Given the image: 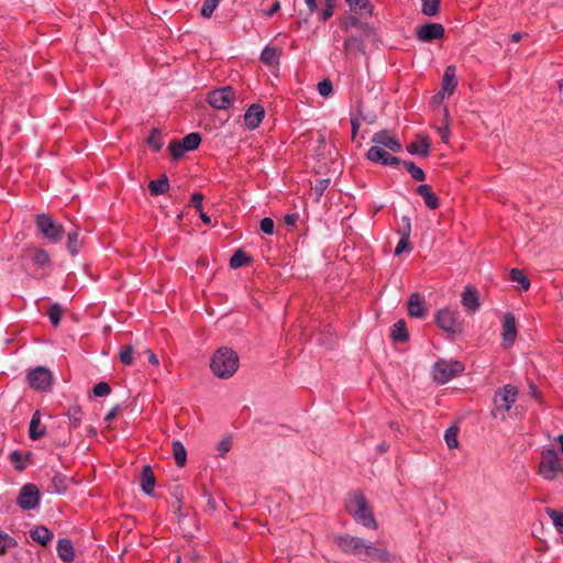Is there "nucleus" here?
I'll list each match as a JSON object with an SVG mask.
<instances>
[{
    "label": "nucleus",
    "mask_w": 563,
    "mask_h": 563,
    "mask_svg": "<svg viewBox=\"0 0 563 563\" xmlns=\"http://www.w3.org/2000/svg\"><path fill=\"white\" fill-rule=\"evenodd\" d=\"M80 412V408H75L73 406V413H71V417H73V428L76 427V422L79 421V418L77 417V413Z\"/></svg>",
    "instance_id": "338daca9"
},
{
    "label": "nucleus",
    "mask_w": 563,
    "mask_h": 563,
    "mask_svg": "<svg viewBox=\"0 0 563 563\" xmlns=\"http://www.w3.org/2000/svg\"><path fill=\"white\" fill-rule=\"evenodd\" d=\"M351 124H352V137L354 139L360 130L361 124L357 119H352Z\"/></svg>",
    "instance_id": "69168bd1"
},
{
    "label": "nucleus",
    "mask_w": 563,
    "mask_h": 563,
    "mask_svg": "<svg viewBox=\"0 0 563 563\" xmlns=\"http://www.w3.org/2000/svg\"><path fill=\"white\" fill-rule=\"evenodd\" d=\"M148 189L152 195L158 196L167 192L169 189V181L166 175H162L158 179L151 180Z\"/></svg>",
    "instance_id": "393cba45"
},
{
    "label": "nucleus",
    "mask_w": 563,
    "mask_h": 563,
    "mask_svg": "<svg viewBox=\"0 0 563 563\" xmlns=\"http://www.w3.org/2000/svg\"><path fill=\"white\" fill-rule=\"evenodd\" d=\"M199 216L203 223L211 224L210 217L208 214H206L202 210H201V212H199Z\"/></svg>",
    "instance_id": "774afa93"
},
{
    "label": "nucleus",
    "mask_w": 563,
    "mask_h": 563,
    "mask_svg": "<svg viewBox=\"0 0 563 563\" xmlns=\"http://www.w3.org/2000/svg\"><path fill=\"white\" fill-rule=\"evenodd\" d=\"M408 313L410 317L422 319L426 317L427 309L424 300L418 292H412L407 303Z\"/></svg>",
    "instance_id": "dca6fc26"
},
{
    "label": "nucleus",
    "mask_w": 563,
    "mask_h": 563,
    "mask_svg": "<svg viewBox=\"0 0 563 563\" xmlns=\"http://www.w3.org/2000/svg\"><path fill=\"white\" fill-rule=\"evenodd\" d=\"M140 482L142 490L146 495H151L155 486V475L151 466L146 465L143 467Z\"/></svg>",
    "instance_id": "4be33fe9"
},
{
    "label": "nucleus",
    "mask_w": 563,
    "mask_h": 563,
    "mask_svg": "<svg viewBox=\"0 0 563 563\" xmlns=\"http://www.w3.org/2000/svg\"><path fill=\"white\" fill-rule=\"evenodd\" d=\"M438 132H439V134H440V136H441L442 141H443V142H448V140H449V134H450V132H449V126H448V125L440 126V128L438 129Z\"/></svg>",
    "instance_id": "052dcab7"
},
{
    "label": "nucleus",
    "mask_w": 563,
    "mask_h": 563,
    "mask_svg": "<svg viewBox=\"0 0 563 563\" xmlns=\"http://www.w3.org/2000/svg\"><path fill=\"white\" fill-rule=\"evenodd\" d=\"M232 448V440L231 438H224L221 440L218 444V451L220 455H224L228 453Z\"/></svg>",
    "instance_id": "3c124183"
},
{
    "label": "nucleus",
    "mask_w": 563,
    "mask_h": 563,
    "mask_svg": "<svg viewBox=\"0 0 563 563\" xmlns=\"http://www.w3.org/2000/svg\"><path fill=\"white\" fill-rule=\"evenodd\" d=\"M173 454L175 462L178 466L181 467L186 464L187 452L185 446L179 441H175L173 443Z\"/></svg>",
    "instance_id": "c756f323"
},
{
    "label": "nucleus",
    "mask_w": 563,
    "mask_h": 563,
    "mask_svg": "<svg viewBox=\"0 0 563 563\" xmlns=\"http://www.w3.org/2000/svg\"><path fill=\"white\" fill-rule=\"evenodd\" d=\"M251 261L252 258L243 250H236L230 258V266L240 268L251 263Z\"/></svg>",
    "instance_id": "cd10ccee"
},
{
    "label": "nucleus",
    "mask_w": 563,
    "mask_h": 563,
    "mask_svg": "<svg viewBox=\"0 0 563 563\" xmlns=\"http://www.w3.org/2000/svg\"><path fill=\"white\" fill-rule=\"evenodd\" d=\"M437 324L444 331L455 333L461 330L457 322V312L450 309H442L435 316Z\"/></svg>",
    "instance_id": "ddd939ff"
},
{
    "label": "nucleus",
    "mask_w": 563,
    "mask_h": 563,
    "mask_svg": "<svg viewBox=\"0 0 563 563\" xmlns=\"http://www.w3.org/2000/svg\"><path fill=\"white\" fill-rule=\"evenodd\" d=\"M298 219H299V216L297 213H289L284 217V223L287 227H295Z\"/></svg>",
    "instance_id": "13d9d810"
},
{
    "label": "nucleus",
    "mask_w": 563,
    "mask_h": 563,
    "mask_svg": "<svg viewBox=\"0 0 563 563\" xmlns=\"http://www.w3.org/2000/svg\"><path fill=\"white\" fill-rule=\"evenodd\" d=\"M111 393V387L106 382H100L93 387V394L97 397L108 396Z\"/></svg>",
    "instance_id": "49530a36"
},
{
    "label": "nucleus",
    "mask_w": 563,
    "mask_h": 563,
    "mask_svg": "<svg viewBox=\"0 0 563 563\" xmlns=\"http://www.w3.org/2000/svg\"><path fill=\"white\" fill-rule=\"evenodd\" d=\"M10 461L14 464L18 471H23L25 468V463L23 462V456L19 451H13L10 454Z\"/></svg>",
    "instance_id": "09e8293b"
},
{
    "label": "nucleus",
    "mask_w": 563,
    "mask_h": 563,
    "mask_svg": "<svg viewBox=\"0 0 563 563\" xmlns=\"http://www.w3.org/2000/svg\"><path fill=\"white\" fill-rule=\"evenodd\" d=\"M545 512L551 518L556 531L563 534V514L553 508H547Z\"/></svg>",
    "instance_id": "f704fd0d"
},
{
    "label": "nucleus",
    "mask_w": 563,
    "mask_h": 563,
    "mask_svg": "<svg viewBox=\"0 0 563 563\" xmlns=\"http://www.w3.org/2000/svg\"><path fill=\"white\" fill-rule=\"evenodd\" d=\"M282 49L275 46H266L261 54V62L267 66L274 67L279 64Z\"/></svg>",
    "instance_id": "412c9836"
},
{
    "label": "nucleus",
    "mask_w": 563,
    "mask_h": 563,
    "mask_svg": "<svg viewBox=\"0 0 563 563\" xmlns=\"http://www.w3.org/2000/svg\"><path fill=\"white\" fill-rule=\"evenodd\" d=\"M459 429L456 427L449 428L444 433V440L449 449H455L459 445L457 441Z\"/></svg>",
    "instance_id": "c9c22d12"
},
{
    "label": "nucleus",
    "mask_w": 563,
    "mask_h": 563,
    "mask_svg": "<svg viewBox=\"0 0 563 563\" xmlns=\"http://www.w3.org/2000/svg\"><path fill=\"white\" fill-rule=\"evenodd\" d=\"M202 200H203V196L200 192H195L191 196V203L196 208V210L199 212H201V210H202Z\"/></svg>",
    "instance_id": "6e6d98bb"
},
{
    "label": "nucleus",
    "mask_w": 563,
    "mask_h": 563,
    "mask_svg": "<svg viewBox=\"0 0 563 563\" xmlns=\"http://www.w3.org/2000/svg\"><path fill=\"white\" fill-rule=\"evenodd\" d=\"M318 91L322 97H329L333 91V86L330 79H323L318 84Z\"/></svg>",
    "instance_id": "a18cd8bd"
},
{
    "label": "nucleus",
    "mask_w": 563,
    "mask_h": 563,
    "mask_svg": "<svg viewBox=\"0 0 563 563\" xmlns=\"http://www.w3.org/2000/svg\"><path fill=\"white\" fill-rule=\"evenodd\" d=\"M133 354H134V347L133 345H125L121 347V351L119 353V358L124 365H132L133 364Z\"/></svg>",
    "instance_id": "e433bc0d"
},
{
    "label": "nucleus",
    "mask_w": 563,
    "mask_h": 563,
    "mask_svg": "<svg viewBox=\"0 0 563 563\" xmlns=\"http://www.w3.org/2000/svg\"><path fill=\"white\" fill-rule=\"evenodd\" d=\"M329 184H330V179H319V180H317L313 189L318 194V196H322L324 190L328 188Z\"/></svg>",
    "instance_id": "5fc2aeb1"
},
{
    "label": "nucleus",
    "mask_w": 563,
    "mask_h": 563,
    "mask_svg": "<svg viewBox=\"0 0 563 563\" xmlns=\"http://www.w3.org/2000/svg\"><path fill=\"white\" fill-rule=\"evenodd\" d=\"M147 142L156 152L161 151L163 147V142L159 140L157 131L152 133Z\"/></svg>",
    "instance_id": "8fccbe9b"
},
{
    "label": "nucleus",
    "mask_w": 563,
    "mask_h": 563,
    "mask_svg": "<svg viewBox=\"0 0 563 563\" xmlns=\"http://www.w3.org/2000/svg\"><path fill=\"white\" fill-rule=\"evenodd\" d=\"M409 246V240L406 238H400L398 241V244L395 249V255L401 254L405 250H407Z\"/></svg>",
    "instance_id": "4d7b16f0"
},
{
    "label": "nucleus",
    "mask_w": 563,
    "mask_h": 563,
    "mask_svg": "<svg viewBox=\"0 0 563 563\" xmlns=\"http://www.w3.org/2000/svg\"><path fill=\"white\" fill-rule=\"evenodd\" d=\"M48 317L54 327H57L62 318V309L58 305H53L48 310Z\"/></svg>",
    "instance_id": "c03bdc74"
},
{
    "label": "nucleus",
    "mask_w": 563,
    "mask_h": 563,
    "mask_svg": "<svg viewBox=\"0 0 563 563\" xmlns=\"http://www.w3.org/2000/svg\"><path fill=\"white\" fill-rule=\"evenodd\" d=\"M207 100L211 107L227 110L235 100V91L231 86H224L210 91Z\"/></svg>",
    "instance_id": "1a4fd4ad"
},
{
    "label": "nucleus",
    "mask_w": 563,
    "mask_h": 563,
    "mask_svg": "<svg viewBox=\"0 0 563 563\" xmlns=\"http://www.w3.org/2000/svg\"><path fill=\"white\" fill-rule=\"evenodd\" d=\"M16 545V541L8 533L0 531V555L5 554L7 550Z\"/></svg>",
    "instance_id": "ea45409f"
},
{
    "label": "nucleus",
    "mask_w": 563,
    "mask_h": 563,
    "mask_svg": "<svg viewBox=\"0 0 563 563\" xmlns=\"http://www.w3.org/2000/svg\"><path fill=\"white\" fill-rule=\"evenodd\" d=\"M517 336L516 319L514 314L506 313L503 320V340L506 347H510Z\"/></svg>",
    "instance_id": "4468645a"
},
{
    "label": "nucleus",
    "mask_w": 563,
    "mask_h": 563,
    "mask_svg": "<svg viewBox=\"0 0 563 563\" xmlns=\"http://www.w3.org/2000/svg\"><path fill=\"white\" fill-rule=\"evenodd\" d=\"M344 48L347 53L352 54L354 52L363 53V43L357 37H349L344 42Z\"/></svg>",
    "instance_id": "58836bf2"
},
{
    "label": "nucleus",
    "mask_w": 563,
    "mask_h": 563,
    "mask_svg": "<svg viewBox=\"0 0 563 563\" xmlns=\"http://www.w3.org/2000/svg\"><path fill=\"white\" fill-rule=\"evenodd\" d=\"M36 227L45 239L54 243L60 241L65 232L62 224L44 213L37 216Z\"/></svg>",
    "instance_id": "6e6552de"
},
{
    "label": "nucleus",
    "mask_w": 563,
    "mask_h": 563,
    "mask_svg": "<svg viewBox=\"0 0 563 563\" xmlns=\"http://www.w3.org/2000/svg\"><path fill=\"white\" fill-rule=\"evenodd\" d=\"M417 194L423 198V201L429 209L434 210L439 207V198L431 190L430 185H419L417 187Z\"/></svg>",
    "instance_id": "6ab92c4d"
},
{
    "label": "nucleus",
    "mask_w": 563,
    "mask_h": 563,
    "mask_svg": "<svg viewBox=\"0 0 563 563\" xmlns=\"http://www.w3.org/2000/svg\"><path fill=\"white\" fill-rule=\"evenodd\" d=\"M144 353L152 365L157 366L159 364L157 356L151 350H145Z\"/></svg>",
    "instance_id": "680f3d73"
},
{
    "label": "nucleus",
    "mask_w": 563,
    "mask_h": 563,
    "mask_svg": "<svg viewBox=\"0 0 563 563\" xmlns=\"http://www.w3.org/2000/svg\"><path fill=\"white\" fill-rule=\"evenodd\" d=\"M347 511L353 518L367 528H375L376 521L361 492H352L346 504Z\"/></svg>",
    "instance_id": "20e7f679"
},
{
    "label": "nucleus",
    "mask_w": 563,
    "mask_h": 563,
    "mask_svg": "<svg viewBox=\"0 0 563 563\" xmlns=\"http://www.w3.org/2000/svg\"><path fill=\"white\" fill-rule=\"evenodd\" d=\"M390 335L395 342H406L408 340L405 320L400 319L393 325Z\"/></svg>",
    "instance_id": "a878e982"
},
{
    "label": "nucleus",
    "mask_w": 563,
    "mask_h": 563,
    "mask_svg": "<svg viewBox=\"0 0 563 563\" xmlns=\"http://www.w3.org/2000/svg\"><path fill=\"white\" fill-rule=\"evenodd\" d=\"M559 473L563 474V467L556 452L552 449L544 450L541 454L539 474L547 481H553Z\"/></svg>",
    "instance_id": "423d86ee"
},
{
    "label": "nucleus",
    "mask_w": 563,
    "mask_h": 563,
    "mask_svg": "<svg viewBox=\"0 0 563 563\" xmlns=\"http://www.w3.org/2000/svg\"><path fill=\"white\" fill-rule=\"evenodd\" d=\"M421 11L428 16H435L439 13L440 0H421Z\"/></svg>",
    "instance_id": "473e14b6"
},
{
    "label": "nucleus",
    "mask_w": 563,
    "mask_h": 563,
    "mask_svg": "<svg viewBox=\"0 0 563 563\" xmlns=\"http://www.w3.org/2000/svg\"><path fill=\"white\" fill-rule=\"evenodd\" d=\"M218 4L219 0H205L201 8V15L207 19L211 18Z\"/></svg>",
    "instance_id": "79ce46f5"
},
{
    "label": "nucleus",
    "mask_w": 563,
    "mask_h": 563,
    "mask_svg": "<svg viewBox=\"0 0 563 563\" xmlns=\"http://www.w3.org/2000/svg\"><path fill=\"white\" fill-rule=\"evenodd\" d=\"M464 371V365L459 361L439 360L433 365V378L439 384H445Z\"/></svg>",
    "instance_id": "39448f33"
},
{
    "label": "nucleus",
    "mask_w": 563,
    "mask_h": 563,
    "mask_svg": "<svg viewBox=\"0 0 563 563\" xmlns=\"http://www.w3.org/2000/svg\"><path fill=\"white\" fill-rule=\"evenodd\" d=\"M69 478L65 474L56 473L52 479L54 492L63 494L68 488Z\"/></svg>",
    "instance_id": "c85d7f7f"
},
{
    "label": "nucleus",
    "mask_w": 563,
    "mask_h": 563,
    "mask_svg": "<svg viewBox=\"0 0 563 563\" xmlns=\"http://www.w3.org/2000/svg\"><path fill=\"white\" fill-rule=\"evenodd\" d=\"M120 410V406H114L104 417L106 422H110L112 419H114Z\"/></svg>",
    "instance_id": "bf43d9fd"
},
{
    "label": "nucleus",
    "mask_w": 563,
    "mask_h": 563,
    "mask_svg": "<svg viewBox=\"0 0 563 563\" xmlns=\"http://www.w3.org/2000/svg\"><path fill=\"white\" fill-rule=\"evenodd\" d=\"M212 373L222 379L232 377L239 368V356L229 347H220L210 362Z\"/></svg>",
    "instance_id": "7ed1b4c3"
},
{
    "label": "nucleus",
    "mask_w": 563,
    "mask_h": 563,
    "mask_svg": "<svg viewBox=\"0 0 563 563\" xmlns=\"http://www.w3.org/2000/svg\"><path fill=\"white\" fill-rule=\"evenodd\" d=\"M462 305L468 312H475L479 308L478 292L475 287L466 286L462 292Z\"/></svg>",
    "instance_id": "a211bd4d"
},
{
    "label": "nucleus",
    "mask_w": 563,
    "mask_h": 563,
    "mask_svg": "<svg viewBox=\"0 0 563 563\" xmlns=\"http://www.w3.org/2000/svg\"><path fill=\"white\" fill-rule=\"evenodd\" d=\"M457 86L456 80V67L453 65H450L445 68L443 78H442V97L446 93L448 96H451L455 88Z\"/></svg>",
    "instance_id": "f3484780"
},
{
    "label": "nucleus",
    "mask_w": 563,
    "mask_h": 563,
    "mask_svg": "<svg viewBox=\"0 0 563 563\" xmlns=\"http://www.w3.org/2000/svg\"><path fill=\"white\" fill-rule=\"evenodd\" d=\"M49 256L44 250H37L34 254L33 262L37 266H44L48 263Z\"/></svg>",
    "instance_id": "de8ad7c7"
},
{
    "label": "nucleus",
    "mask_w": 563,
    "mask_h": 563,
    "mask_svg": "<svg viewBox=\"0 0 563 563\" xmlns=\"http://www.w3.org/2000/svg\"><path fill=\"white\" fill-rule=\"evenodd\" d=\"M333 14V4H327V8L324 9V11L322 12V15H321V19L323 21L328 20L329 18H331Z\"/></svg>",
    "instance_id": "e2e57ef3"
},
{
    "label": "nucleus",
    "mask_w": 563,
    "mask_h": 563,
    "mask_svg": "<svg viewBox=\"0 0 563 563\" xmlns=\"http://www.w3.org/2000/svg\"><path fill=\"white\" fill-rule=\"evenodd\" d=\"M401 221L404 222V227L401 229V238H406L409 240L410 238V233H411V222H410V219L409 217L407 216H404L401 218Z\"/></svg>",
    "instance_id": "864d4df0"
},
{
    "label": "nucleus",
    "mask_w": 563,
    "mask_h": 563,
    "mask_svg": "<svg viewBox=\"0 0 563 563\" xmlns=\"http://www.w3.org/2000/svg\"><path fill=\"white\" fill-rule=\"evenodd\" d=\"M338 548L346 554L366 558L375 561H388L390 555L385 548L377 547L365 539L346 533L334 537Z\"/></svg>",
    "instance_id": "f03ea898"
},
{
    "label": "nucleus",
    "mask_w": 563,
    "mask_h": 563,
    "mask_svg": "<svg viewBox=\"0 0 563 563\" xmlns=\"http://www.w3.org/2000/svg\"><path fill=\"white\" fill-rule=\"evenodd\" d=\"M265 115V110L262 106L253 103L244 114L245 125L250 130L256 129L261 122L263 121Z\"/></svg>",
    "instance_id": "2eb2a0df"
},
{
    "label": "nucleus",
    "mask_w": 563,
    "mask_h": 563,
    "mask_svg": "<svg viewBox=\"0 0 563 563\" xmlns=\"http://www.w3.org/2000/svg\"><path fill=\"white\" fill-rule=\"evenodd\" d=\"M30 537L37 543L46 545L53 538V533L44 526H37L30 530Z\"/></svg>",
    "instance_id": "b1692460"
},
{
    "label": "nucleus",
    "mask_w": 563,
    "mask_h": 563,
    "mask_svg": "<svg viewBox=\"0 0 563 563\" xmlns=\"http://www.w3.org/2000/svg\"><path fill=\"white\" fill-rule=\"evenodd\" d=\"M57 552L59 556L65 561H70V540L69 539H62L58 542L57 545Z\"/></svg>",
    "instance_id": "4c0bfd02"
},
{
    "label": "nucleus",
    "mask_w": 563,
    "mask_h": 563,
    "mask_svg": "<svg viewBox=\"0 0 563 563\" xmlns=\"http://www.w3.org/2000/svg\"><path fill=\"white\" fill-rule=\"evenodd\" d=\"M371 141L373 146L366 153L368 161L389 166H398L400 164L398 157L386 152V150H389L394 153H399L402 150L401 143L390 131H378L374 133Z\"/></svg>",
    "instance_id": "f257e3e1"
},
{
    "label": "nucleus",
    "mask_w": 563,
    "mask_h": 563,
    "mask_svg": "<svg viewBox=\"0 0 563 563\" xmlns=\"http://www.w3.org/2000/svg\"><path fill=\"white\" fill-rule=\"evenodd\" d=\"M261 230L266 234H273L274 233V221L271 218L262 219Z\"/></svg>",
    "instance_id": "603ef678"
},
{
    "label": "nucleus",
    "mask_w": 563,
    "mask_h": 563,
    "mask_svg": "<svg viewBox=\"0 0 563 563\" xmlns=\"http://www.w3.org/2000/svg\"><path fill=\"white\" fill-rule=\"evenodd\" d=\"M346 2L349 3L350 8L355 11L358 10L369 12L372 8L369 0H346Z\"/></svg>",
    "instance_id": "37998d69"
},
{
    "label": "nucleus",
    "mask_w": 563,
    "mask_h": 563,
    "mask_svg": "<svg viewBox=\"0 0 563 563\" xmlns=\"http://www.w3.org/2000/svg\"><path fill=\"white\" fill-rule=\"evenodd\" d=\"M402 165L415 180L423 181L426 179L424 172L420 167H418L413 162H404Z\"/></svg>",
    "instance_id": "72a5a7b5"
},
{
    "label": "nucleus",
    "mask_w": 563,
    "mask_h": 563,
    "mask_svg": "<svg viewBox=\"0 0 563 563\" xmlns=\"http://www.w3.org/2000/svg\"><path fill=\"white\" fill-rule=\"evenodd\" d=\"M30 386L36 390H47L52 385V373L44 366H37L27 373Z\"/></svg>",
    "instance_id": "9d476101"
},
{
    "label": "nucleus",
    "mask_w": 563,
    "mask_h": 563,
    "mask_svg": "<svg viewBox=\"0 0 563 563\" xmlns=\"http://www.w3.org/2000/svg\"><path fill=\"white\" fill-rule=\"evenodd\" d=\"M81 532V542H78L76 548L73 545V561L76 559V552L82 553L85 550H87L88 547H92V534L89 530L87 531H80Z\"/></svg>",
    "instance_id": "bb28decb"
},
{
    "label": "nucleus",
    "mask_w": 563,
    "mask_h": 563,
    "mask_svg": "<svg viewBox=\"0 0 563 563\" xmlns=\"http://www.w3.org/2000/svg\"><path fill=\"white\" fill-rule=\"evenodd\" d=\"M45 427L41 423V415L38 411H35L30 422L29 437L32 440H38L45 434Z\"/></svg>",
    "instance_id": "5701e85b"
},
{
    "label": "nucleus",
    "mask_w": 563,
    "mask_h": 563,
    "mask_svg": "<svg viewBox=\"0 0 563 563\" xmlns=\"http://www.w3.org/2000/svg\"><path fill=\"white\" fill-rule=\"evenodd\" d=\"M168 148L174 159L180 158L186 152V150L183 148V143L179 140H173L169 143Z\"/></svg>",
    "instance_id": "a19ab883"
},
{
    "label": "nucleus",
    "mask_w": 563,
    "mask_h": 563,
    "mask_svg": "<svg viewBox=\"0 0 563 563\" xmlns=\"http://www.w3.org/2000/svg\"><path fill=\"white\" fill-rule=\"evenodd\" d=\"M40 499L38 488L34 484H26L21 488L16 503L23 510H32L38 506Z\"/></svg>",
    "instance_id": "9b49d317"
},
{
    "label": "nucleus",
    "mask_w": 563,
    "mask_h": 563,
    "mask_svg": "<svg viewBox=\"0 0 563 563\" xmlns=\"http://www.w3.org/2000/svg\"><path fill=\"white\" fill-rule=\"evenodd\" d=\"M430 148V142L427 136H418L415 141H412L407 150L410 154H416L420 156H428Z\"/></svg>",
    "instance_id": "aec40b11"
},
{
    "label": "nucleus",
    "mask_w": 563,
    "mask_h": 563,
    "mask_svg": "<svg viewBox=\"0 0 563 563\" xmlns=\"http://www.w3.org/2000/svg\"><path fill=\"white\" fill-rule=\"evenodd\" d=\"M509 277L512 282L518 283L522 290H528L530 287V282L522 271L518 268H512L509 273Z\"/></svg>",
    "instance_id": "2f4dec72"
},
{
    "label": "nucleus",
    "mask_w": 563,
    "mask_h": 563,
    "mask_svg": "<svg viewBox=\"0 0 563 563\" xmlns=\"http://www.w3.org/2000/svg\"><path fill=\"white\" fill-rule=\"evenodd\" d=\"M180 142L183 143V148L186 151H192L199 146L201 136L199 133L192 132L187 134Z\"/></svg>",
    "instance_id": "7c9ffc66"
},
{
    "label": "nucleus",
    "mask_w": 563,
    "mask_h": 563,
    "mask_svg": "<svg viewBox=\"0 0 563 563\" xmlns=\"http://www.w3.org/2000/svg\"><path fill=\"white\" fill-rule=\"evenodd\" d=\"M280 9V2L276 0L269 10L266 11V15L272 16Z\"/></svg>",
    "instance_id": "0e129e2a"
},
{
    "label": "nucleus",
    "mask_w": 563,
    "mask_h": 563,
    "mask_svg": "<svg viewBox=\"0 0 563 563\" xmlns=\"http://www.w3.org/2000/svg\"><path fill=\"white\" fill-rule=\"evenodd\" d=\"M445 30L441 23H426L416 27V36L420 42L442 38Z\"/></svg>",
    "instance_id": "f8f14e48"
},
{
    "label": "nucleus",
    "mask_w": 563,
    "mask_h": 563,
    "mask_svg": "<svg viewBox=\"0 0 563 563\" xmlns=\"http://www.w3.org/2000/svg\"><path fill=\"white\" fill-rule=\"evenodd\" d=\"M518 395V389L512 385H505L498 389L494 396L495 416L500 415L503 420L506 419L505 413L508 412L515 404Z\"/></svg>",
    "instance_id": "0eeeda50"
}]
</instances>
